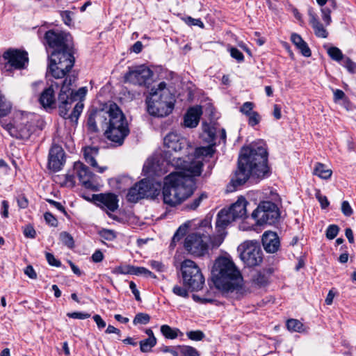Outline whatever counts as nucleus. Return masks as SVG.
<instances>
[{
  "instance_id": "nucleus-20",
  "label": "nucleus",
  "mask_w": 356,
  "mask_h": 356,
  "mask_svg": "<svg viewBox=\"0 0 356 356\" xmlns=\"http://www.w3.org/2000/svg\"><path fill=\"white\" fill-rule=\"evenodd\" d=\"M214 149L212 145H209L207 147H197L195 149L193 154H190L189 152H187L188 154L186 158H182L179 156H174L172 159L180 160V162H189L191 163H194L196 162H200L201 163V169L202 168V157H211L214 154Z\"/></svg>"
},
{
  "instance_id": "nucleus-25",
  "label": "nucleus",
  "mask_w": 356,
  "mask_h": 356,
  "mask_svg": "<svg viewBox=\"0 0 356 356\" xmlns=\"http://www.w3.org/2000/svg\"><path fill=\"white\" fill-rule=\"evenodd\" d=\"M248 202L245 197L241 196L237 201L232 204L228 209L235 220L247 217V205Z\"/></svg>"
},
{
  "instance_id": "nucleus-52",
  "label": "nucleus",
  "mask_w": 356,
  "mask_h": 356,
  "mask_svg": "<svg viewBox=\"0 0 356 356\" xmlns=\"http://www.w3.org/2000/svg\"><path fill=\"white\" fill-rule=\"evenodd\" d=\"M87 91L88 90H87L86 87L80 88L76 92L73 91L72 95L74 97V102L79 99L80 100L79 102H82V99L86 96Z\"/></svg>"
},
{
  "instance_id": "nucleus-32",
  "label": "nucleus",
  "mask_w": 356,
  "mask_h": 356,
  "mask_svg": "<svg viewBox=\"0 0 356 356\" xmlns=\"http://www.w3.org/2000/svg\"><path fill=\"white\" fill-rule=\"evenodd\" d=\"M161 332L168 339H175L178 337V334L180 332L177 328H172L168 325H163L161 326Z\"/></svg>"
},
{
  "instance_id": "nucleus-5",
  "label": "nucleus",
  "mask_w": 356,
  "mask_h": 356,
  "mask_svg": "<svg viewBox=\"0 0 356 356\" xmlns=\"http://www.w3.org/2000/svg\"><path fill=\"white\" fill-rule=\"evenodd\" d=\"M212 227L211 222L204 220L201 222L198 230L195 233L188 235L184 240V248L191 254L202 257L208 253L209 248H218L213 243V235H211Z\"/></svg>"
},
{
  "instance_id": "nucleus-42",
  "label": "nucleus",
  "mask_w": 356,
  "mask_h": 356,
  "mask_svg": "<svg viewBox=\"0 0 356 356\" xmlns=\"http://www.w3.org/2000/svg\"><path fill=\"white\" fill-rule=\"evenodd\" d=\"M339 232V227L337 225H330L326 229L325 236L330 239H334L338 234Z\"/></svg>"
},
{
  "instance_id": "nucleus-27",
  "label": "nucleus",
  "mask_w": 356,
  "mask_h": 356,
  "mask_svg": "<svg viewBox=\"0 0 356 356\" xmlns=\"http://www.w3.org/2000/svg\"><path fill=\"white\" fill-rule=\"evenodd\" d=\"M39 102L44 108H52L56 107L54 90L52 86L42 91L39 98Z\"/></svg>"
},
{
  "instance_id": "nucleus-49",
  "label": "nucleus",
  "mask_w": 356,
  "mask_h": 356,
  "mask_svg": "<svg viewBox=\"0 0 356 356\" xmlns=\"http://www.w3.org/2000/svg\"><path fill=\"white\" fill-rule=\"evenodd\" d=\"M44 218L45 220V222L52 226V227H57L58 225V220L57 219L50 213V212H46L44 214Z\"/></svg>"
},
{
  "instance_id": "nucleus-10",
  "label": "nucleus",
  "mask_w": 356,
  "mask_h": 356,
  "mask_svg": "<svg viewBox=\"0 0 356 356\" xmlns=\"http://www.w3.org/2000/svg\"><path fill=\"white\" fill-rule=\"evenodd\" d=\"M238 250L240 252L241 259L247 266H259L263 261V252L259 243L257 241L243 242L238 246Z\"/></svg>"
},
{
  "instance_id": "nucleus-56",
  "label": "nucleus",
  "mask_w": 356,
  "mask_h": 356,
  "mask_svg": "<svg viewBox=\"0 0 356 356\" xmlns=\"http://www.w3.org/2000/svg\"><path fill=\"white\" fill-rule=\"evenodd\" d=\"M341 211H342L343 214L347 217H349L353 214V211L350 204L348 203V202L343 201L342 202Z\"/></svg>"
},
{
  "instance_id": "nucleus-21",
  "label": "nucleus",
  "mask_w": 356,
  "mask_h": 356,
  "mask_svg": "<svg viewBox=\"0 0 356 356\" xmlns=\"http://www.w3.org/2000/svg\"><path fill=\"white\" fill-rule=\"evenodd\" d=\"M164 145L168 149V152H177L188 149L189 145L186 139L175 132L169 133L163 139Z\"/></svg>"
},
{
  "instance_id": "nucleus-15",
  "label": "nucleus",
  "mask_w": 356,
  "mask_h": 356,
  "mask_svg": "<svg viewBox=\"0 0 356 356\" xmlns=\"http://www.w3.org/2000/svg\"><path fill=\"white\" fill-rule=\"evenodd\" d=\"M236 220L227 209H222L218 213L216 229V234L213 235V243L216 246H220L226 235L225 229L232 222Z\"/></svg>"
},
{
  "instance_id": "nucleus-37",
  "label": "nucleus",
  "mask_w": 356,
  "mask_h": 356,
  "mask_svg": "<svg viewBox=\"0 0 356 356\" xmlns=\"http://www.w3.org/2000/svg\"><path fill=\"white\" fill-rule=\"evenodd\" d=\"M59 238L62 243L67 248L72 249L74 246V241L71 234L67 232H62L60 233Z\"/></svg>"
},
{
  "instance_id": "nucleus-63",
  "label": "nucleus",
  "mask_w": 356,
  "mask_h": 356,
  "mask_svg": "<svg viewBox=\"0 0 356 356\" xmlns=\"http://www.w3.org/2000/svg\"><path fill=\"white\" fill-rule=\"evenodd\" d=\"M316 198L319 201L322 209H325L326 207H328L329 202L325 196L321 195L320 193H317Z\"/></svg>"
},
{
  "instance_id": "nucleus-55",
  "label": "nucleus",
  "mask_w": 356,
  "mask_h": 356,
  "mask_svg": "<svg viewBox=\"0 0 356 356\" xmlns=\"http://www.w3.org/2000/svg\"><path fill=\"white\" fill-rule=\"evenodd\" d=\"M23 233L26 238H34L36 236L35 229L30 225H28L24 227Z\"/></svg>"
},
{
  "instance_id": "nucleus-43",
  "label": "nucleus",
  "mask_w": 356,
  "mask_h": 356,
  "mask_svg": "<svg viewBox=\"0 0 356 356\" xmlns=\"http://www.w3.org/2000/svg\"><path fill=\"white\" fill-rule=\"evenodd\" d=\"M186 288L187 287H186L184 286H180L176 285L173 287L172 292L178 296L186 298L189 296V293H188V291Z\"/></svg>"
},
{
  "instance_id": "nucleus-45",
  "label": "nucleus",
  "mask_w": 356,
  "mask_h": 356,
  "mask_svg": "<svg viewBox=\"0 0 356 356\" xmlns=\"http://www.w3.org/2000/svg\"><path fill=\"white\" fill-rule=\"evenodd\" d=\"M189 339L193 341H201L204 337V334L200 330L189 331L186 333Z\"/></svg>"
},
{
  "instance_id": "nucleus-40",
  "label": "nucleus",
  "mask_w": 356,
  "mask_h": 356,
  "mask_svg": "<svg viewBox=\"0 0 356 356\" xmlns=\"http://www.w3.org/2000/svg\"><path fill=\"white\" fill-rule=\"evenodd\" d=\"M327 54L329 56L336 61H340L343 59V55L341 51L335 47H330L327 49Z\"/></svg>"
},
{
  "instance_id": "nucleus-44",
  "label": "nucleus",
  "mask_w": 356,
  "mask_h": 356,
  "mask_svg": "<svg viewBox=\"0 0 356 356\" xmlns=\"http://www.w3.org/2000/svg\"><path fill=\"white\" fill-rule=\"evenodd\" d=\"M254 104L253 102H246L241 106L240 112L248 116L251 114V113L254 112Z\"/></svg>"
},
{
  "instance_id": "nucleus-30",
  "label": "nucleus",
  "mask_w": 356,
  "mask_h": 356,
  "mask_svg": "<svg viewBox=\"0 0 356 356\" xmlns=\"http://www.w3.org/2000/svg\"><path fill=\"white\" fill-rule=\"evenodd\" d=\"M291 40L304 56H311L312 52L309 47H308L307 42L302 40L300 35L297 33H293L291 36Z\"/></svg>"
},
{
  "instance_id": "nucleus-13",
  "label": "nucleus",
  "mask_w": 356,
  "mask_h": 356,
  "mask_svg": "<svg viewBox=\"0 0 356 356\" xmlns=\"http://www.w3.org/2000/svg\"><path fill=\"white\" fill-rule=\"evenodd\" d=\"M44 40L53 51L65 49L72 45V36L63 31L49 30L45 33Z\"/></svg>"
},
{
  "instance_id": "nucleus-53",
  "label": "nucleus",
  "mask_w": 356,
  "mask_h": 356,
  "mask_svg": "<svg viewBox=\"0 0 356 356\" xmlns=\"http://www.w3.org/2000/svg\"><path fill=\"white\" fill-rule=\"evenodd\" d=\"M45 256L49 265L56 267H60L61 266L60 261L56 259L51 253L47 252Z\"/></svg>"
},
{
  "instance_id": "nucleus-31",
  "label": "nucleus",
  "mask_w": 356,
  "mask_h": 356,
  "mask_svg": "<svg viewBox=\"0 0 356 356\" xmlns=\"http://www.w3.org/2000/svg\"><path fill=\"white\" fill-rule=\"evenodd\" d=\"M313 174L323 179L330 178L332 172L330 169L327 168L325 165L321 163H317L314 169Z\"/></svg>"
},
{
  "instance_id": "nucleus-16",
  "label": "nucleus",
  "mask_w": 356,
  "mask_h": 356,
  "mask_svg": "<svg viewBox=\"0 0 356 356\" xmlns=\"http://www.w3.org/2000/svg\"><path fill=\"white\" fill-rule=\"evenodd\" d=\"M109 117V107L108 109L92 110L88 115L87 127L90 132L97 133L101 128L104 130Z\"/></svg>"
},
{
  "instance_id": "nucleus-64",
  "label": "nucleus",
  "mask_w": 356,
  "mask_h": 356,
  "mask_svg": "<svg viewBox=\"0 0 356 356\" xmlns=\"http://www.w3.org/2000/svg\"><path fill=\"white\" fill-rule=\"evenodd\" d=\"M24 273L31 279H35L37 277V274L33 269V266L29 265L26 267L24 270Z\"/></svg>"
},
{
  "instance_id": "nucleus-57",
  "label": "nucleus",
  "mask_w": 356,
  "mask_h": 356,
  "mask_svg": "<svg viewBox=\"0 0 356 356\" xmlns=\"http://www.w3.org/2000/svg\"><path fill=\"white\" fill-rule=\"evenodd\" d=\"M344 67L350 73H356V63L349 58H346L344 60Z\"/></svg>"
},
{
  "instance_id": "nucleus-23",
  "label": "nucleus",
  "mask_w": 356,
  "mask_h": 356,
  "mask_svg": "<svg viewBox=\"0 0 356 356\" xmlns=\"http://www.w3.org/2000/svg\"><path fill=\"white\" fill-rule=\"evenodd\" d=\"M262 244L267 252L275 253L280 248V238L275 232H266L262 236Z\"/></svg>"
},
{
  "instance_id": "nucleus-3",
  "label": "nucleus",
  "mask_w": 356,
  "mask_h": 356,
  "mask_svg": "<svg viewBox=\"0 0 356 356\" xmlns=\"http://www.w3.org/2000/svg\"><path fill=\"white\" fill-rule=\"evenodd\" d=\"M268 165V152L261 145H250L241 149L238 160V169L232 183L234 187L244 184L250 177L262 179L270 175Z\"/></svg>"
},
{
  "instance_id": "nucleus-6",
  "label": "nucleus",
  "mask_w": 356,
  "mask_h": 356,
  "mask_svg": "<svg viewBox=\"0 0 356 356\" xmlns=\"http://www.w3.org/2000/svg\"><path fill=\"white\" fill-rule=\"evenodd\" d=\"M104 131L106 138L118 145H122L129 134L126 117L115 103L109 105V117Z\"/></svg>"
},
{
  "instance_id": "nucleus-2",
  "label": "nucleus",
  "mask_w": 356,
  "mask_h": 356,
  "mask_svg": "<svg viewBox=\"0 0 356 356\" xmlns=\"http://www.w3.org/2000/svg\"><path fill=\"white\" fill-rule=\"evenodd\" d=\"M215 286L227 298L241 300L252 293L248 282H244L239 268L229 257H219L212 268Z\"/></svg>"
},
{
  "instance_id": "nucleus-29",
  "label": "nucleus",
  "mask_w": 356,
  "mask_h": 356,
  "mask_svg": "<svg viewBox=\"0 0 356 356\" xmlns=\"http://www.w3.org/2000/svg\"><path fill=\"white\" fill-rule=\"evenodd\" d=\"M2 126L6 131H8L10 136L17 138H28L31 135L30 129L26 127L23 128H15L11 124H2Z\"/></svg>"
},
{
  "instance_id": "nucleus-11",
  "label": "nucleus",
  "mask_w": 356,
  "mask_h": 356,
  "mask_svg": "<svg viewBox=\"0 0 356 356\" xmlns=\"http://www.w3.org/2000/svg\"><path fill=\"white\" fill-rule=\"evenodd\" d=\"M251 216L258 225H273L277 221L280 213L275 203L270 201H264L259 204L257 209L252 213Z\"/></svg>"
},
{
  "instance_id": "nucleus-12",
  "label": "nucleus",
  "mask_w": 356,
  "mask_h": 356,
  "mask_svg": "<svg viewBox=\"0 0 356 356\" xmlns=\"http://www.w3.org/2000/svg\"><path fill=\"white\" fill-rule=\"evenodd\" d=\"M153 75L152 71L145 65L135 66L129 68L124 75L125 81L134 85L145 86L149 84Z\"/></svg>"
},
{
  "instance_id": "nucleus-9",
  "label": "nucleus",
  "mask_w": 356,
  "mask_h": 356,
  "mask_svg": "<svg viewBox=\"0 0 356 356\" xmlns=\"http://www.w3.org/2000/svg\"><path fill=\"white\" fill-rule=\"evenodd\" d=\"M183 285L192 291H197L203 288L204 277L195 262L185 259L181 264Z\"/></svg>"
},
{
  "instance_id": "nucleus-38",
  "label": "nucleus",
  "mask_w": 356,
  "mask_h": 356,
  "mask_svg": "<svg viewBox=\"0 0 356 356\" xmlns=\"http://www.w3.org/2000/svg\"><path fill=\"white\" fill-rule=\"evenodd\" d=\"M179 348V356H200L199 352L190 346H181Z\"/></svg>"
},
{
  "instance_id": "nucleus-62",
  "label": "nucleus",
  "mask_w": 356,
  "mask_h": 356,
  "mask_svg": "<svg viewBox=\"0 0 356 356\" xmlns=\"http://www.w3.org/2000/svg\"><path fill=\"white\" fill-rule=\"evenodd\" d=\"M129 288H130L131 292L133 293V294L134 295L136 300L137 301H141V298L140 296V292L137 289L136 284L133 281H131L129 282Z\"/></svg>"
},
{
  "instance_id": "nucleus-18",
  "label": "nucleus",
  "mask_w": 356,
  "mask_h": 356,
  "mask_svg": "<svg viewBox=\"0 0 356 356\" xmlns=\"http://www.w3.org/2000/svg\"><path fill=\"white\" fill-rule=\"evenodd\" d=\"M74 168L76 172L79 181L84 188L92 190L96 188L97 184L96 176L90 171L88 167L83 163L76 162L74 163Z\"/></svg>"
},
{
  "instance_id": "nucleus-1",
  "label": "nucleus",
  "mask_w": 356,
  "mask_h": 356,
  "mask_svg": "<svg viewBox=\"0 0 356 356\" xmlns=\"http://www.w3.org/2000/svg\"><path fill=\"white\" fill-rule=\"evenodd\" d=\"M169 162L178 172H171L165 178L163 187V202L171 207L180 204L191 196L195 190V177L201 174V163L180 162V160L169 159Z\"/></svg>"
},
{
  "instance_id": "nucleus-47",
  "label": "nucleus",
  "mask_w": 356,
  "mask_h": 356,
  "mask_svg": "<svg viewBox=\"0 0 356 356\" xmlns=\"http://www.w3.org/2000/svg\"><path fill=\"white\" fill-rule=\"evenodd\" d=\"M230 54L233 58L236 59L239 63L244 60L243 53L236 47H232L230 49Z\"/></svg>"
},
{
  "instance_id": "nucleus-60",
  "label": "nucleus",
  "mask_w": 356,
  "mask_h": 356,
  "mask_svg": "<svg viewBox=\"0 0 356 356\" xmlns=\"http://www.w3.org/2000/svg\"><path fill=\"white\" fill-rule=\"evenodd\" d=\"M47 202H49L51 205L56 207L58 211H61L65 215H67V212L65 211V207L58 202L54 201L51 199L46 200Z\"/></svg>"
},
{
  "instance_id": "nucleus-8",
  "label": "nucleus",
  "mask_w": 356,
  "mask_h": 356,
  "mask_svg": "<svg viewBox=\"0 0 356 356\" xmlns=\"http://www.w3.org/2000/svg\"><path fill=\"white\" fill-rule=\"evenodd\" d=\"M74 61L72 45L65 49L52 51L48 65L49 72L55 79H62L71 70Z\"/></svg>"
},
{
  "instance_id": "nucleus-22",
  "label": "nucleus",
  "mask_w": 356,
  "mask_h": 356,
  "mask_svg": "<svg viewBox=\"0 0 356 356\" xmlns=\"http://www.w3.org/2000/svg\"><path fill=\"white\" fill-rule=\"evenodd\" d=\"M95 200L103 209L114 212L118 208V196L113 193H101L95 195Z\"/></svg>"
},
{
  "instance_id": "nucleus-58",
  "label": "nucleus",
  "mask_w": 356,
  "mask_h": 356,
  "mask_svg": "<svg viewBox=\"0 0 356 356\" xmlns=\"http://www.w3.org/2000/svg\"><path fill=\"white\" fill-rule=\"evenodd\" d=\"M100 236L106 240L112 241L115 237L114 232L109 229H103L99 232Z\"/></svg>"
},
{
  "instance_id": "nucleus-61",
  "label": "nucleus",
  "mask_w": 356,
  "mask_h": 356,
  "mask_svg": "<svg viewBox=\"0 0 356 356\" xmlns=\"http://www.w3.org/2000/svg\"><path fill=\"white\" fill-rule=\"evenodd\" d=\"M149 264L153 269H155L159 272H163L165 270V266L161 261H151Z\"/></svg>"
},
{
  "instance_id": "nucleus-35",
  "label": "nucleus",
  "mask_w": 356,
  "mask_h": 356,
  "mask_svg": "<svg viewBox=\"0 0 356 356\" xmlns=\"http://www.w3.org/2000/svg\"><path fill=\"white\" fill-rule=\"evenodd\" d=\"M207 196L202 193L198 197H195L192 202H188L184 205V209L187 211L195 210L201 204L204 199H206Z\"/></svg>"
},
{
  "instance_id": "nucleus-26",
  "label": "nucleus",
  "mask_w": 356,
  "mask_h": 356,
  "mask_svg": "<svg viewBox=\"0 0 356 356\" xmlns=\"http://www.w3.org/2000/svg\"><path fill=\"white\" fill-rule=\"evenodd\" d=\"M98 155V149L97 147H86L84 148V159L89 165L95 168L98 172L102 173L106 169V167H100L96 161L95 157Z\"/></svg>"
},
{
  "instance_id": "nucleus-51",
  "label": "nucleus",
  "mask_w": 356,
  "mask_h": 356,
  "mask_svg": "<svg viewBox=\"0 0 356 356\" xmlns=\"http://www.w3.org/2000/svg\"><path fill=\"white\" fill-rule=\"evenodd\" d=\"M67 316L72 318L86 319L90 316V314H88V313H84V312H74L67 313Z\"/></svg>"
},
{
  "instance_id": "nucleus-7",
  "label": "nucleus",
  "mask_w": 356,
  "mask_h": 356,
  "mask_svg": "<svg viewBox=\"0 0 356 356\" xmlns=\"http://www.w3.org/2000/svg\"><path fill=\"white\" fill-rule=\"evenodd\" d=\"M74 76H67L63 81V84L58 93V102L59 115L64 119H68L72 122L77 123L78 119L83 108V103L79 102L74 106L73 110L69 113L72 108V104L74 102L73 90L70 86L75 81Z\"/></svg>"
},
{
  "instance_id": "nucleus-4",
  "label": "nucleus",
  "mask_w": 356,
  "mask_h": 356,
  "mask_svg": "<svg viewBox=\"0 0 356 356\" xmlns=\"http://www.w3.org/2000/svg\"><path fill=\"white\" fill-rule=\"evenodd\" d=\"M166 86L164 81L159 83L156 88L151 89L149 95L146 97L147 111L149 115L163 118L172 112L175 98Z\"/></svg>"
},
{
  "instance_id": "nucleus-48",
  "label": "nucleus",
  "mask_w": 356,
  "mask_h": 356,
  "mask_svg": "<svg viewBox=\"0 0 356 356\" xmlns=\"http://www.w3.org/2000/svg\"><path fill=\"white\" fill-rule=\"evenodd\" d=\"M181 346H177L174 347L171 346H163L161 350L163 353H169L172 356H179V348Z\"/></svg>"
},
{
  "instance_id": "nucleus-39",
  "label": "nucleus",
  "mask_w": 356,
  "mask_h": 356,
  "mask_svg": "<svg viewBox=\"0 0 356 356\" xmlns=\"http://www.w3.org/2000/svg\"><path fill=\"white\" fill-rule=\"evenodd\" d=\"M149 321H150V316L148 314L138 313L135 316V317L133 320V323L134 325H138V324L146 325L149 322Z\"/></svg>"
},
{
  "instance_id": "nucleus-17",
  "label": "nucleus",
  "mask_w": 356,
  "mask_h": 356,
  "mask_svg": "<svg viewBox=\"0 0 356 356\" xmlns=\"http://www.w3.org/2000/svg\"><path fill=\"white\" fill-rule=\"evenodd\" d=\"M152 195V184L149 181L143 179L129 190L127 200L129 202L136 203L141 199L147 198Z\"/></svg>"
},
{
  "instance_id": "nucleus-33",
  "label": "nucleus",
  "mask_w": 356,
  "mask_h": 356,
  "mask_svg": "<svg viewBox=\"0 0 356 356\" xmlns=\"http://www.w3.org/2000/svg\"><path fill=\"white\" fill-rule=\"evenodd\" d=\"M140 349L143 353H148L156 344V338L151 337L140 341Z\"/></svg>"
},
{
  "instance_id": "nucleus-28",
  "label": "nucleus",
  "mask_w": 356,
  "mask_h": 356,
  "mask_svg": "<svg viewBox=\"0 0 356 356\" xmlns=\"http://www.w3.org/2000/svg\"><path fill=\"white\" fill-rule=\"evenodd\" d=\"M202 111L198 108H191L184 116L185 127L194 128L197 126Z\"/></svg>"
},
{
  "instance_id": "nucleus-19",
  "label": "nucleus",
  "mask_w": 356,
  "mask_h": 356,
  "mask_svg": "<svg viewBox=\"0 0 356 356\" xmlns=\"http://www.w3.org/2000/svg\"><path fill=\"white\" fill-rule=\"evenodd\" d=\"M65 163V152L63 148L57 145H53L49 152V168L54 172H58L62 169Z\"/></svg>"
},
{
  "instance_id": "nucleus-36",
  "label": "nucleus",
  "mask_w": 356,
  "mask_h": 356,
  "mask_svg": "<svg viewBox=\"0 0 356 356\" xmlns=\"http://www.w3.org/2000/svg\"><path fill=\"white\" fill-rule=\"evenodd\" d=\"M286 327L289 330L302 332L304 331L303 324L297 319H289L286 321Z\"/></svg>"
},
{
  "instance_id": "nucleus-34",
  "label": "nucleus",
  "mask_w": 356,
  "mask_h": 356,
  "mask_svg": "<svg viewBox=\"0 0 356 356\" xmlns=\"http://www.w3.org/2000/svg\"><path fill=\"white\" fill-rule=\"evenodd\" d=\"M267 283V278L264 274L260 272L255 273L252 278V283H248L252 289V285H257V286H263ZM252 291V289H251Z\"/></svg>"
},
{
  "instance_id": "nucleus-41",
  "label": "nucleus",
  "mask_w": 356,
  "mask_h": 356,
  "mask_svg": "<svg viewBox=\"0 0 356 356\" xmlns=\"http://www.w3.org/2000/svg\"><path fill=\"white\" fill-rule=\"evenodd\" d=\"M203 135L209 142H213L215 139V129L208 124L204 125Z\"/></svg>"
},
{
  "instance_id": "nucleus-50",
  "label": "nucleus",
  "mask_w": 356,
  "mask_h": 356,
  "mask_svg": "<svg viewBox=\"0 0 356 356\" xmlns=\"http://www.w3.org/2000/svg\"><path fill=\"white\" fill-rule=\"evenodd\" d=\"M185 231L186 228H182L181 227L177 230L172 237L171 245H175L177 242L180 241L182 236L185 234Z\"/></svg>"
},
{
  "instance_id": "nucleus-59",
  "label": "nucleus",
  "mask_w": 356,
  "mask_h": 356,
  "mask_svg": "<svg viewBox=\"0 0 356 356\" xmlns=\"http://www.w3.org/2000/svg\"><path fill=\"white\" fill-rule=\"evenodd\" d=\"M72 14V13L69 10H65V11L61 12L60 15L63 18L64 23L66 25L69 26L71 24V22L72 21V17H71Z\"/></svg>"
},
{
  "instance_id": "nucleus-14",
  "label": "nucleus",
  "mask_w": 356,
  "mask_h": 356,
  "mask_svg": "<svg viewBox=\"0 0 356 356\" xmlns=\"http://www.w3.org/2000/svg\"><path fill=\"white\" fill-rule=\"evenodd\" d=\"M3 58L10 69L23 70L29 64L28 53L25 50L10 48L3 53Z\"/></svg>"
},
{
  "instance_id": "nucleus-54",
  "label": "nucleus",
  "mask_w": 356,
  "mask_h": 356,
  "mask_svg": "<svg viewBox=\"0 0 356 356\" xmlns=\"http://www.w3.org/2000/svg\"><path fill=\"white\" fill-rule=\"evenodd\" d=\"M185 22L187 24L191 26H197L202 29L204 27V25L200 19H194L191 17H187L185 18Z\"/></svg>"
},
{
  "instance_id": "nucleus-46",
  "label": "nucleus",
  "mask_w": 356,
  "mask_h": 356,
  "mask_svg": "<svg viewBox=\"0 0 356 356\" xmlns=\"http://www.w3.org/2000/svg\"><path fill=\"white\" fill-rule=\"evenodd\" d=\"M248 117V124L251 127H254L255 125L258 124L261 121V116L257 111H254L253 113H251Z\"/></svg>"
},
{
  "instance_id": "nucleus-24",
  "label": "nucleus",
  "mask_w": 356,
  "mask_h": 356,
  "mask_svg": "<svg viewBox=\"0 0 356 356\" xmlns=\"http://www.w3.org/2000/svg\"><path fill=\"white\" fill-rule=\"evenodd\" d=\"M309 17V24L312 26L316 36L321 38H326L328 35L327 30L318 20V16L311 7L307 10Z\"/></svg>"
}]
</instances>
